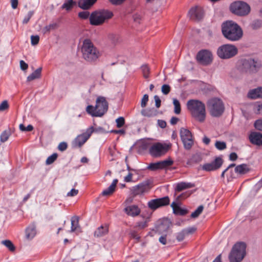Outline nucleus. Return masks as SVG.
Segmentation results:
<instances>
[{
  "label": "nucleus",
  "instance_id": "nucleus-29",
  "mask_svg": "<svg viewBox=\"0 0 262 262\" xmlns=\"http://www.w3.org/2000/svg\"><path fill=\"white\" fill-rule=\"evenodd\" d=\"M141 113L142 116L147 117H152L157 115V111L154 108L143 109Z\"/></svg>",
  "mask_w": 262,
  "mask_h": 262
},
{
  "label": "nucleus",
  "instance_id": "nucleus-34",
  "mask_svg": "<svg viewBox=\"0 0 262 262\" xmlns=\"http://www.w3.org/2000/svg\"><path fill=\"white\" fill-rule=\"evenodd\" d=\"M182 141L183 143L185 149L187 150H189L191 149L192 145H193V140L192 137L190 138H187L186 139H184Z\"/></svg>",
  "mask_w": 262,
  "mask_h": 262
},
{
  "label": "nucleus",
  "instance_id": "nucleus-23",
  "mask_svg": "<svg viewBox=\"0 0 262 262\" xmlns=\"http://www.w3.org/2000/svg\"><path fill=\"white\" fill-rule=\"evenodd\" d=\"M97 1V0H79L78 2V6L83 10H89Z\"/></svg>",
  "mask_w": 262,
  "mask_h": 262
},
{
  "label": "nucleus",
  "instance_id": "nucleus-50",
  "mask_svg": "<svg viewBox=\"0 0 262 262\" xmlns=\"http://www.w3.org/2000/svg\"><path fill=\"white\" fill-rule=\"evenodd\" d=\"M34 13V11H30L28 12L27 16L25 17L23 20V24H27L30 20V18L32 17V16L33 15Z\"/></svg>",
  "mask_w": 262,
  "mask_h": 262
},
{
  "label": "nucleus",
  "instance_id": "nucleus-10",
  "mask_svg": "<svg viewBox=\"0 0 262 262\" xmlns=\"http://www.w3.org/2000/svg\"><path fill=\"white\" fill-rule=\"evenodd\" d=\"M169 146L166 144L157 143L149 148V153L154 157H159L164 155L168 150Z\"/></svg>",
  "mask_w": 262,
  "mask_h": 262
},
{
  "label": "nucleus",
  "instance_id": "nucleus-8",
  "mask_svg": "<svg viewBox=\"0 0 262 262\" xmlns=\"http://www.w3.org/2000/svg\"><path fill=\"white\" fill-rule=\"evenodd\" d=\"M238 53L237 47L231 44H224L219 47L217 50V56L222 59L231 58Z\"/></svg>",
  "mask_w": 262,
  "mask_h": 262
},
{
  "label": "nucleus",
  "instance_id": "nucleus-53",
  "mask_svg": "<svg viewBox=\"0 0 262 262\" xmlns=\"http://www.w3.org/2000/svg\"><path fill=\"white\" fill-rule=\"evenodd\" d=\"M185 189H186L185 182H181L177 185L175 190L176 191L180 192Z\"/></svg>",
  "mask_w": 262,
  "mask_h": 262
},
{
  "label": "nucleus",
  "instance_id": "nucleus-6",
  "mask_svg": "<svg viewBox=\"0 0 262 262\" xmlns=\"http://www.w3.org/2000/svg\"><path fill=\"white\" fill-rule=\"evenodd\" d=\"M246 245L244 242L234 245L229 255L230 262H241L246 255Z\"/></svg>",
  "mask_w": 262,
  "mask_h": 262
},
{
  "label": "nucleus",
  "instance_id": "nucleus-61",
  "mask_svg": "<svg viewBox=\"0 0 262 262\" xmlns=\"http://www.w3.org/2000/svg\"><path fill=\"white\" fill-rule=\"evenodd\" d=\"M184 230L185 231L186 234L188 235L189 234L193 233L196 230V228L195 227H191L184 229Z\"/></svg>",
  "mask_w": 262,
  "mask_h": 262
},
{
  "label": "nucleus",
  "instance_id": "nucleus-63",
  "mask_svg": "<svg viewBox=\"0 0 262 262\" xmlns=\"http://www.w3.org/2000/svg\"><path fill=\"white\" fill-rule=\"evenodd\" d=\"M109 2L114 5H120L122 4L126 0H108Z\"/></svg>",
  "mask_w": 262,
  "mask_h": 262
},
{
  "label": "nucleus",
  "instance_id": "nucleus-47",
  "mask_svg": "<svg viewBox=\"0 0 262 262\" xmlns=\"http://www.w3.org/2000/svg\"><path fill=\"white\" fill-rule=\"evenodd\" d=\"M262 25L261 21L260 20H255L251 24V27L252 29L256 30L261 27Z\"/></svg>",
  "mask_w": 262,
  "mask_h": 262
},
{
  "label": "nucleus",
  "instance_id": "nucleus-30",
  "mask_svg": "<svg viewBox=\"0 0 262 262\" xmlns=\"http://www.w3.org/2000/svg\"><path fill=\"white\" fill-rule=\"evenodd\" d=\"M42 68L41 67L37 69L34 72L27 77V81H31L41 77Z\"/></svg>",
  "mask_w": 262,
  "mask_h": 262
},
{
  "label": "nucleus",
  "instance_id": "nucleus-32",
  "mask_svg": "<svg viewBox=\"0 0 262 262\" xmlns=\"http://www.w3.org/2000/svg\"><path fill=\"white\" fill-rule=\"evenodd\" d=\"M59 26L57 23H53L49 25L45 26L42 29V32L43 34H46L47 33H49L51 30H56L58 28Z\"/></svg>",
  "mask_w": 262,
  "mask_h": 262
},
{
  "label": "nucleus",
  "instance_id": "nucleus-60",
  "mask_svg": "<svg viewBox=\"0 0 262 262\" xmlns=\"http://www.w3.org/2000/svg\"><path fill=\"white\" fill-rule=\"evenodd\" d=\"M68 148V144L65 142L60 143L58 146V149L61 151L66 150Z\"/></svg>",
  "mask_w": 262,
  "mask_h": 262
},
{
  "label": "nucleus",
  "instance_id": "nucleus-40",
  "mask_svg": "<svg viewBox=\"0 0 262 262\" xmlns=\"http://www.w3.org/2000/svg\"><path fill=\"white\" fill-rule=\"evenodd\" d=\"M204 209V206L203 205L199 206L198 208L193 212L190 216L192 218H196L198 217L202 212Z\"/></svg>",
  "mask_w": 262,
  "mask_h": 262
},
{
  "label": "nucleus",
  "instance_id": "nucleus-15",
  "mask_svg": "<svg viewBox=\"0 0 262 262\" xmlns=\"http://www.w3.org/2000/svg\"><path fill=\"white\" fill-rule=\"evenodd\" d=\"M223 163V160L222 158L218 157L210 163L204 164L202 169L206 171H214L219 169Z\"/></svg>",
  "mask_w": 262,
  "mask_h": 262
},
{
  "label": "nucleus",
  "instance_id": "nucleus-3",
  "mask_svg": "<svg viewBox=\"0 0 262 262\" xmlns=\"http://www.w3.org/2000/svg\"><path fill=\"white\" fill-rule=\"evenodd\" d=\"M187 107L192 117L200 122H203L206 116L205 104L196 99H190L187 102Z\"/></svg>",
  "mask_w": 262,
  "mask_h": 262
},
{
  "label": "nucleus",
  "instance_id": "nucleus-62",
  "mask_svg": "<svg viewBox=\"0 0 262 262\" xmlns=\"http://www.w3.org/2000/svg\"><path fill=\"white\" fill-rule=\"evenodd\" d=\"M155 101V106L157 108H159L161 105V101L158 95H155L154 97Z\"/></svg>",
  "mask_w": 262,
  "mask_h": 262
},
{
  "label": "nucleus",
  "instance_id": "nucleus-27",
  "mask_svg": "<svg viewBox=\"0 0 262 262\" xmlns=\"http://www.w3.org/2000/svg\"><path fill=\"white\" fill-rule=\"evenodd\" d=\"M71 232L80 231V227L79 224V217L78 216H73L71 219Z\"/></svg>",
  "mask_w": 262,
  "mask_h": 262
},
{
  "label": "nucleus",
  "instance_id": "nucleus-49",
  "mask_svg": "<svg viewBox=\"0 0 262 262\" xmlns=\"http://www.w3.org/2000/svg\"><path fill=\"white\" fill-rule=\"evenodd\" d=\"M202 160V157L199 154H195L193 155L190 159V161L193 163H199Z\"/></svg>",
  "mask_w": 262,
  "mask_h": 262
},
{
  "label": "nucleus",
  "instance_id": "nucleus-57",
  "mask_svg": "<svg viewBox=\"0 0 262 262\" xmlns=\"http://www.w3.org/2000/svg\"><path fill=\"white\" fill-rule=\"evenodd\" d=\"M147 221L144 222H139L136 223V228H138V229H142L147 226Z\"/></svg>",
  "mask_w": 262,
  "mask_h": 262
},
{
  "label": "nucleus",
  "instance_id": "nucleus-18",
  "mask_svg": "<svg viewBox=\"0 0 262 262\" xmlns=\"http://www.w3.org/2000/svg\"><path fill=\"white\" fill-rule=\"evenodd\" d=\"M250 142L253 145H262V134L256 132H252L249 136Z\"/></svg>",
  "mask_w": 262,
  "mask_h": 262
},
{
  "label": "nucleus",
  "instance_id": "nucleus-37",
  "mask_svg": "<svg viewBox=\"0 0 262 262\" xmlns=\"http://www.w3.org/2000/svg\"><path fill=\"white\" fill-rule=\"evenodd\" d=\"M173 104L174 106V112L176 114H180L181 111V105L179 101L176 99H173Z\"/></svg>",
  "mask_w": 262,
  "mask_h": 262
},
{
  "label": "nucleus",
  "instance_id": "nucleus-2",
  "mask_svg": "<svg viewBox=\"0 0 262 262\" xmlns=\"http://www.w3.org/2000/svg\"><path fill=\"white\" fill-rule=\"evenodd\" d=\"M81 51L83 58L88 62L93 63L100 56L98 49L94 45L90 39H85L82 41Z\"/></svg>",
  "mask_w": 262,
  "mask_h": 262
},
{
  "label": "nucleus",
  "instance_id": "nucleus-7",
  "mask_svg": "<svg viewBox=\"0 0 262 262\" xmlns=\"http://www.w3.org/2000/svg\"><path fill=\"white\" fill-rule=\"evenodd\" d=\"M231 12L238 16H245L248 15L251 11V8L247 3L237 1L232 2L229 6Z\"/></svg>",
  "mask_w": 262,
  "mask_h": 262
},
{
  "label": "nucleus",
  "instance_id": "nucleus-14",
  "mask_svg": "<svg viewBox=\"0 0 262 262\" xmlns=\"http://www.w3.org/2000/svg\"><path fill=\"white\" fill-rule=\"evenodd\" d=\"M92 131L86 130L85 133L77 136L72 142L73 147H81L89 139L92 134Z\"/></svg>",
  "mask_w": 262,
  "mask_h": 262
},
{
  "label": "nucleus",
  "instance_id": "nucleus-22",
  "mask_svg": "<svg viewBox=\"0 0 262 262\" xmlns=\"http://www.w3.org/2000/svg\"><path fill=\"white\" fill-rule=\"evenodd\" d=\"M26 238L28 240H31L34 238L36 234V225L34 223H31L26 229Z\"/></svg>",
  "mask_w": 262,
  "mask_h": 262
},
{
  "label": "nucleus",
  "instance_id": "nucleus-28",
  "mask_svg": "<svg viewBox=\"0 0 262 262\" xmlns=\"http://www.w3.org/2000/svg\"><path fill=\"white\" fill-rule=\"evenodd\" d=\"M251 73H257L261 66V62L257 59L251 58Z\"/></svg>",
  "mask_w": 262,
  "mask_h": 262
},
{
  "label": "nucleus",
  "instance_id": "nucleus-58",
  "mask_svg": "<svg viewBox=\"0 0 262 262\" xmlns=\"http://www.w3.org/2000/svg\"><path fill=\"white\" fill-rule=\"evenodd\" d=\"M86 130H93L92 133L93 132L104 133V129L102 127H98L94 128L93 126H91V127H89V128H88Z\"/></svg>",
  "mask_w": 262,
  "mask_h": 262
},
{
  "label": "nucleus",
  "instance_id": "nucleus-52",
  "mask_svg": "<svg viewBox=\"0 0 262 262\" xmlns=\"http://www.w3.org/2000/svg\"><path fill=\"white\" fill-rule=\"evenodd\" d=\"M117 123V127L120 128L122 127L125 123V119L123 117L118 118L116 120Z\"/></svg>",
  "mask_w": 262,
  "mask_h": 262
},
{
  "label": "nucleus",
  "instance_id": "nucleus-1",
  "mask_svg": "<svg viewBox=\"0 0 262 262\" xmlns=\"http://www.w3.org/2000/svg\"><path fill=\"white\" fill-rule=\"evenodd\" d=\"M221 30L223 36L231 41L239 40L243 36L241 27L232 20H227L222 23Z\"/></svg>",
  "mask_w": 262,
  "mask_h": 262
},
{
  "label": "nucleus",
  "instance_id": "nucleus-56",
  "mask_svg": "<svg viewBox=\"0 0 262 262\" xmlns=\"http://www.w3.org/2000/svg\"><path fill=\"white\" fill-rule=\"evenodd\" d=\"M39 41V37L38 35H32L31 36V42L33 46L36 45Z\"/></svg>",
  "mask_w": 262,
  "mask_h": 262
},
{
  "label": "nucleus",
  "instance_id": "nucleus-45",
  "mask_svg": "<svg viewBox=\"0 0 262 262\" xmlns=\"http://www.w3.org/2000/svg\"><path fill=\"white\" fill-rule=\"evenodd\" d=\"M90 12L87 11H81L78 14V17L82 19H86L88 18H90Z\"/></svg>",
  "mask_w": 262,
  "mask_h": 262
},
{
  "label": "nucleus",
  "instance_id": "nucleus-26",
  "mask_svg": "<svg viewBox=\"0 0 262 262\" xmlns=\"http://www.w3.org/2000/svg\"><path fill=\"white\" fill-rule=\"evenodd\" d=\"M108 232V227L107 225H102L97 228V229L95 230L94 232V236L97 237H101L107 234Z\"/></svg>",
  "mask_w": 262,
  "mask_h": 262
},
{
  "label": "nucleus",
  "instance_id": "nucleus-9",
  "mask_svg": "<svg viewBox=\"0 0 262 262\" xmlns=\"http://www.w3.org/2000/svg\"><path fill=\"white\" fill-rule=\"evenodd\" d=\"M197 62L203 66L210 65L213 59L212 52L207 49H202L199 51L195 57Z\"/></svg>",
  "mask_w": 262,
  "mask_h": 262
},
{
  "label": "nucleus",
  "instance_id": "nucleus-31",
  "mask_svg": "<svg viewBox=\"0 0 262 262\" xmlns=\"http://www.w3.org/2000/svg\"><path fill=\"white\" fill-rule=\"evenodd\" d=\"M180 135L182 141L187 138L192 137V135L190 131L186 128L182 127L180 130Z\"/></svg>",
  "mask_w": 262,
  "mask_h": 262
},
{
  "label": "nucleus",
  "instance_id": "nucleus-44",
  "mask_svg": "<svg viewBox=\"0 0 262 262\" xmlns=\"http://www.w3.org/2000/svg\"><path fill=\"white\" fill-rule=\"evenodd\" d=\"M143 77L145 78H147L149 77L150 69L147 65H143L141 67Z\"/></svg>",
  "mask_w": 262,
  "mask_h": 262
},
{
  "label": "nucleus",
  "instance_id": "nucleus-35",
  "mask_svg": "<svg viewBox=\"0 0 262 262\" xmlns=\"http://www.w3.org/2000/svg\"><path fill=\"white\" fill-rule=\"evenodd\" d=\"M74 4L75 2L73 0H67L62 5L61 8L69 11L73 8Z\"/></svg>",
  "mask_w": 262,
  "mask_h": 262
},
{
  "label": "nucleus",
  "instance_id": "nucleus-16",
  "mask_svg": "<svg viewBox=\"0 0 262 262\" xmlns=\"http://www.w3.org/2000/svg\"><path fill=\"white\" fill-rule=\"evenodd\" d=\"M204 10L200 6L192 7L189 11L188 15L190 19L194 20H200L204 17Z\"/></svg>",
  "mask_w": 262,
  "mask_h": 262
},
{
  "label": "nucleus",
  "instance_id": "nucleus-24",
  "mask_svg": "<svg viewBox=\"0 0 262 262\" xmlns=\"http://www.w3.org/2000/svg\"><path fill=\"white\" fill-rule=\"evenodd\" d=\"M234 171L237 174L243 175L249 172L250 171V168L249 165L242 164L236 166Z\"/></svg>",
  "mask_w": 262,
  "mask_h": 262
},
{
  "label": "nucleus",
  "instance_id": "nucleus-20",
  "mask_svg": "<svg viewBox=\"0 0 262 262\" xmlns=\"http://www.w3.org/2000/svg\"><path fill=\"white\" fill-rule=\"evenodd\" d=\"M251 58L242 59L239 68L243 72L251 73Z\"/></svg>",
  "mask_w": 262,
  "mask_h": 262
},
{
  "label": "nucleus",
  "instance_id": "nucleus-59",
  "mask_svg": "<svg viewBox=\"0 0 262 262\" xmlns=\"http://www.w3.org/2000/svg\"><path fill=\"white\" fill-rule=\"evenodd\" d=\"M9 104L7 101L4 100L0 104V112L4 111L7 110Z\"/></svg>",
  "mask_w": 262,
  "mask_h": 262
},
{
  "label": "nucleus",
  "instance_id": "nucleus-5",
  "mask_svg": "<svg viewBox=\"0 0 262 262\" xmlns=\"http://www.w3.org/2000/svg\"><path fill=\"white\" fill-rule=\"evenodd\" d=\"M207 106L210 115L214 117H220L224 112L225 107L222 100L218 98H212L207 102Z\"/></svg>",
  "mask_w": 262,
  "mask_h": 262
},
{
  "label": "nucleus",
  "instance_id": "nucleus-54",
  "mask_svg": "<svg viewBox=\"0 0 262 262\" xmlns=\"http://www.w3.org/2000/svg\"><path fill=\"white\" fill-rule=\"evenodd\" d=\"M254 126L257 130L262 132V119L256 120L254 122Z\"/></svg>",
  "mask_w": 262,
  "mask_h": 262
},
{
  "label": "nucleus",
  "instance_id": "nucleus-41",
  "mask_svg": "<svg viewBox=\"0 0 262 262\" xmlns=\"http://www.w3.org/2000/svg\"><path fill=\"white\" fill-rule=\"evenodd\" d=\"M215 147L220 150H222L226 148L227 145L226 142L224 141H216Z\"/></svg>",
  "mask_w": 262,
  "mask_h": 262
},
{
  "label": "nucleus",
  "instance_id": "nucleus-4",
  "mask_svg": "<svg viewBox=\"0 0 262 262\" xmlns=\"http://www.w3.org/2000/svg\"><path fill=\"white\" fill-rule=\"evenodd\" d=\"M113 12L107 9H100L92 12L90 16V24L93 26H100L106 20L111 18Z\"/></svg>",
  "mask_w": 262,
  "mask_h": 262
},
{
  "label": "nucleus",
  "instance_id": "nucleus-19",
  "mask_svg": "<svg viewBox=\"0 0 262 262\" xmlns=\"http://www.w3.org/2000/svg\"><path fill=\"white\" fill-rule=\"evenodd\" d=\"M247 96L251 99L262 98V87L259 86L250 90L247 94Z\"/></svg>",
  "mask_w": 262,
  "mask_h": 262
},
{
  "label": "nucleus",
  "instance_id": "nucleus-51",
  "mask_svg": "<svg viewBox=\"0 0 262 262\" xmlns=\"http://www.w3.org/2000/svg\"><path fill=\"white\" fill-rule=\"evenodd\" d=\"M186 235V233L183 229L181 232L177 233L176 238L179 242H181L184 239Z\"/></svg>",
  "mask_w": 262,
  "mask_h": 262
},
{
  "label": "nucleus",
  "instance_id": "nucleus-43",
  "mask_svg": "<svg viewBox=\"0 0 262 262\" xmlns=\"http://www.w3.org/2000/svg\"><path fill=\"white\" fill-rule=\"evenodd\" d=\"M58 154L57 153H54L52 155L50 156L46 160V163L47 165H50L52 164L57 158Z\"/></svg>",
  "mask_w": 262,
  "mask_h": 262
},
{
  "label": "nucleus",
  "instance_id": "nucleus-11",
  "mask_svg": "<svg viewBox=\"0 0 262 262\" xmlns=\"http://www.w3.org/2000/svg\"><path fill=\"white\" fill-rule=\"evenodd\" d=\"M96 114L95 117L102 116L108 110V104L104 97L99 96L96 100Z\"/></svg>",
  "mask_w": 262,
  "mask_h": 262
},
{
  "label": "nucleus",
  "instance_id": "nucleus-64",
  "mask_svg": "<svg viewBox=\"0 0 262 262\" xmlns=\"http://www.w3.org/2000/svg\"><path fill=\"white\" fill-rule=\"evenodd\" d=\"M78 193V190L73 188L70 192L67 193L68 196H74L76 195Z\"/></svg>",
  "mask_w": 262,
  "mask_h": 262
},
{
  "label": "nucleus",
  "instance_id": "nucleus-36",
  "mask_svg": "<svg viewBox=\"0 0 262 262\" xmlns=\"http://www.w3.org/2000/svg\"><path fill=\"white\" fill-rule=\"evenodd\" d=\"M1 243L5 245L11 252H14L15 250V247L11 241L9 239L2 241Z\"/></svg>",
  "mask_w": 262,
  "mask_h": 262
},
{
  "label": "nucleus",
  "instance_id": "nucleus-25",
  "mask_svg": "<svg viewBox=\"0 0 262 262\" xmlns=\"http://www.w3.org/2000/svg\"><path fill=\"white\" fill-rule=\"evenodd\" d=\"M118 183L117 179H114L111 184V185L106 189L104 190L102 193L101 195L103 196H108L110 195L115 191V188Z\"/></svg>",
  "mask_w": 262,
  "mask_h": 262
},
{
  "label": "nucleus",
  "instance_id": "nucleus-48",
  "mask_svg": "<svg viewBox=\"0 0 262 262\" xmlns=\"http://www.w3.org/2000/svg\"><path fill=\"white\" fill-rule=\"evenodd\" d=\"M171 88L168 84H163L161 88V91L164 95H167L170 92Z\"/></svg>",
  "mask_w": 262,
  "mask_h": 262
},
{
  "label": "nucleus",
  "instance_id": "nucleus-13",
  "mask_svg": "<svg viewBox=\"0 0 262 262\" xmlns=\"http://www.w3.org/2000/svg\"><path fill=\"white\" fill-rule=\"evenodd\" d=\"M150 189L149 183L147 181H144L130 188V191L134 196L141 195L147 192Z\"/></svg>",
  "mask_w": 262,
  "mask_h": 262
},
{
  "label": "nucleus",
  "instance_id": "nucleus-39",
  "mask_svg": "<svg viewBox=\"0 0 262 262\" xmlns=\"http://www.w3.org/2000/svg\"><path fill=\"white\" fill-rule=\"evenodd\" d=\"M187 213L188 210L187 209H183L179 206L176 207V209H174L173 213L176 215H180L183 216L186 214Z\"/></svg>",
  "mask_w": 262,
  "mask_h": 262
},
{
  "label": "nucleus",
  "instance_id": "nucleus-12",
  "mask_svg": "<svg viewBox=\"0 0 262 262\" xmlns=\"http://www.w3.org/2000/svg\"><path fill=\"white\" fill-rule=\"evenodd\" d=\"M170 200L168 196L163 198L153 199L148 202V206L151 210H155L157 209L168 205Z\"/></svg>",
  "mask_w": 262,
  "mask_h": 262
},
{
  "label": "nucleus",
  "instance_id": "nucleus-21",
  "mask_svg": "<svg viewBox=\"0 0 262 262\" xmlns=\"http://www.w3.org/2000/svg\"><path fill=\"white\" fill-rule=\"evenodd\" d=\"M124 211L128 215L133 217L138 215L141 211L140 208L135 205L127 206Z\"/></svg>",
  "mask_w": 262,
  "mask_h": 262
},
{
  "label": "nucleus",
  "instance_id": "nucleus-17",
  "mask_svg": "<svg viewBox=\"0 0 262 262\" xmlns=\"http://www.w3.org/2000/svg\"><path fill=\"white\" fill-rule=\"evenodd\" d=\"M171 225V222L168 219H163L159 221L158 224L154 230L159 234H163L167 232Z\"/></svg>",
  "mask_w": 262,
  "mask_h": 262
},
{
  "label": "nucleus",
  "instance_id": "nucleus-46",
  "mask_svg": "<svg viewBox=\"0 0 262 262\" xmlns=\"http://www.w3.org/2000/svg\"><path fill=\"white\" fill-rule=\"evenodd\" d=\"M86 111L87 113L90 114L91 116L95 117V114H96V107H94L92 105H88L86 107Z\"/></svg>",
  "mask_w": 262,
  "mask_h": 262
},
{
  "label": "nucleus",
  "instance_id": "nucleus-55",
  "mask_svg": "<svg viewBox=\"0 0 262 262\" xmlns=\"http://www.w3.org/2000/svg\"><path fill=\"white\" fill-rule=\"evenodd\" d=\"M148 101V95L147 94H144L141 100V106L143 108L145 107L146 106Z\"/></svg>",
  "mask_w": 262,
  "mask_h": 262
},
{
  "label": "nucleus",
  "instance_id": "nucleus-42",
  "mask_svg": "<svg viewBox=\"0 0 262 262\" xmlns=\"http://www.w3.org/2000/svg\"><path fill=\"white\" fill-rule=\"evenodd\" d=\"M159 162L162 169H164L166 167L171 166L173 163V161L170 159L161 161H159Z\"/></svg>",
  "mask_w": 262,
  "mask_h": 262
},
{
  "label": "nucleus",
  "instance_id": "nucleus-33",
  "mask_svg": "<svg viewBox=\"0 0 262 262\" xmlns=\"http://www.w3.org/2000/svg\"><path fill=\"white\" fill-rule=\"evenodd\" d=\"M11 135V131L10 128L5 130L2 132L0 136V141L4 143L8 140L9 137Z\"/></svg>",
  "mask_w": 262,
  "mask_h": 262
},
{
  "label": "nucleus",
  "instance_id": "nucleus-38",
  "mask_svg": "<svg viewBox=\"0 0 262 262\" xmlns=\"http://www.w3.org/2000/svg\"><path fill=\"white\" fill-rule=\"evenodd\" d=\"M147 168L151 171H156L159 169H162L159 161L156 163H150Z\"/></svg>",
  "mask_w": 262,
  "mask_h": 262
}]
</instances>
